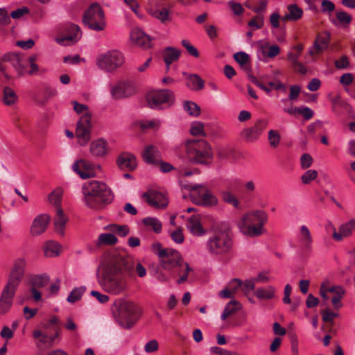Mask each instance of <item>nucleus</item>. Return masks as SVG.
I'll list each match as a JSON object with an SVG mask.
<instances>
[{"instance_id":"4d7b16f0","label":"nucleus","mask_w":355,"mask_h":355,"mask_svg":"<svg viewBox=\"0 0 355 355\" xmlns=\"http://www.w3.org/2000/svg\"><path fill=\"white\" fill-rule=\"evenodd\" d=\"M264 18L262 15H258L248 21V25L253 31L259 29L263 26Z\"/></svg>"},{"instance_id":"cd10ccee","label":"nucleus","mask_w":355,"mask_h":355,"mask_svg":"<svg viewBox=\"0 0 355 355\" xmlns=\"http://www.w3.org/2000/svg\"><path fill=\"white\" fill-rule=\"evenodd\" d=\"M121 259L125 263H130L132 265L131 273L125 272L128 277H132L134 276L135 272H137L139 277H144L146 275V269L139 261H135L130 257H125L121 254Z\"/></svg>"},{"instance_id":"ea45409f","label":"nucleus","mask_w":355,"mask_h":355,"mask_svg":"<svg viewBox=\"0 0 355 355\" xmlns=\"http://www.w3.org/2000/svg\"><path fill=\"white\" fill-rule=\"evenodd\" d=\"M43 250L46 257H54L59 254L60 245L55 241H49L44 245Z\"/></svg>"},{"instance_id":"680f3d73","label":"nucleus","mask_w":355,"mask_h":355,"mask_svg":"<svg viewBox=\"0 0 355 355\" xmlns=\"http://www.w3.org/2000/svg\"><path fill=\"white\" fill-rule=\"evenodd\" d=\"M190 132L191 134L194 136H205L204 125L200 122L193 123Z\"/></svg>"},{"instance_id":"c85d7f7f","label":"nucleus","mask_w":355,"mask_h":355,"mask_svg":"<svg viewBox=\"0 0 355 355\" xmlns=\"http://www.w3.org/2000/svg\"><path fill=\"white\" fill-rule=\"evenodd\" d=\"M186 225L187 229L193 235L202 236L205 233V231L202 226L199 216L193 215L189 217Z\"/></svg>"},{"instance_id":"ddd939ff","label":"nucleus","mask_w":355,"mask_h":355,"mask_svg":"<svg viewBox=\"0 0 355 355\" xmlns=\"http://www.w3.org/2000/svg\"><path fill=\"white\" fill-rule=\"evenodd\" d=\"M189 189L191 191V198L196 205L209 207L218 203L216 197L205 185H190Z\"/></svg>"},{"instance_id":"e433bc0d","label":"nucleus","mask_w":355,"mask_h":355,"mask_svg":"<svg viewBox=\"0 0 355 355\" xmlns=\"http://www.w3.org/2000/svg\"><path fill=\"white\" fill-rule=\"evenodd\" d=\"M276 289L272 286L260 287L255 290L254 295L261 300H271L275 297Z\"/></svg>"},{"instance_id":"4be33fe9","label":"nucleus","mask_w":355,"mask_h":355,"mask_svg":"<svg viewBox=\"0 0 355 355\" xmlns=\"http://www.w3.org/2000/svg\"><path fill=\"white\" fill-rule=\"evenodd\" d=\"M355 230V219H351L349 221L343 223L338 228V232L332 235V239L336 241H341L344 239L352 235Z\"/></svg>"},{"instance_id":"5701e85b","label":"nucleus","mask_w":355,"mask_h":355,"mask_svg":"<svg viewBox=\"0 0 355 355\" xmlns=\"http://www.w3.org/2000/svg\"><path fill=\"white\" fill-rule=\"evenodd\" d=\"M130 38L132 42L141 48L148 49L151 46L150 37L139 28H134L131 31Z\"/></svg>"},{"instance_id":"1a4fd4ad","label":"nucleus","mask_w":355,"mask_h":355,"mask_svg":"<svg viewBox=\"0 0 355 355\" xmlns=\"http://www.w3.org/2000/svg\"><path fill=\"white\" fill-rule=\"evenodd\" d=\"M124 62L125 58L123 53L116 49H112L101 53L96 59L98 67L109 73L113 72L121 67Z\"/></svg>"},{"instance_id":"423d86ee","label":"nucleus","mask_w":355,"mask_h":355,"mask_svg":"<svg viewBox=\"0 0 355 355\" xmlns=\"http://www.w3.org/2000/svg\"><path fill=\"white\" fill-rule=\"evenodd\" d=\"M27 62L19 54L8 53L0 59V78L10 80L25 74Z\"/></svg>"},{"instance_id":"20e7f679","label":"nucleus","mask_w":355,"mask_h":355,"mask_svg":"<svg viewBox=\"0 0 355 355\" xmlns=\"http://www.w3.org/2000/svg\"><path fill=\"white\" fill-rule=\"evenodd\" d=\"M268 221V215L263 210H254L244 214L238 221L240 231L245 236L255 237L264 232V225Z\"/></svg>"},{"instance_id":"2f4dec72","label":"nucleus","mask_w":355,"mask_h":355,"mask_svg":"<svg viewBox=\"0 0 355 355\" xmlns=\"http://www.w3.org/2000/svg\"><path fill=\"white\" fill-rule=\"evenodd\" d=\"M180 55V51L173 47H166L162 52V57L166 66V71L169 69L170 65L178 61Z\"/></svg>"},{"instance_id":"f8f14e48","label":"nucleus","mask_w":355,"mask_h":355,"mask_svg":"<svg viewBox=\"0 0 355 355\" xmlns=\"http://www.w3.org/2000/svg\"><path fill=\"white\" fill-rule=\"evenodd\" d=\"M174 94L168 89L153 91L146 95L148 105L153 109L168 107L174 103Z\"/></svg>"},{"instance_id":"37998d69","label":"nucleus","mask_w":355,"mask_h":355,"mask_svg":"<svg viewBox=\"0 0 355 355\" xmlns=\"http://www.w3.org/2000/svg\"><path fill=\"white\" fill-rule=\"evenodd\" d=\"M336 19H330L331 22L335 26L348 25L352 21V16L345 11H337L336 13Z\"/></svg>"},{"instance_id":"79ce46f5","label":"nucleus","mask_w":355,"mask_h":355,"mask_svg":"<svg viewBox=\"0 0 355 355\" xmlns=\"http://www.w3.org/2000/svg\"><path fill=\"white\" fill-rule=\"evenodd\" d=\"M104 229L121 237H124L130 233V229L127 225L111 224L106 225Z\"/></svg>"},{"instance_id":"7ed1b4c3","label":"nucleus","mask_w":355,"mask_h":355,"mask_svg":"<svg viewBox=\"0 0 355 355\" xmlns=\"http://www.w3.org/2000/svg\"><path fill=\"white\" fill-rule=\"evenodd\" d=\"M84 200L86 205L97 209L101 203H108L112 200V193L107 184L98 181H89L83 187Z\"/></svg>"},{"instance_id":"bb28decb","label":"nucleus","mask_w":355,"mask_h":355,"mask_svg":"<svg viewBox=\"0 0 355 355\" xmlns=\"http://www.w3.org/2000/svg\"><path fill=\"white\" fill-rule=\"evenodd\" d=\"M142 157L147 164H157L160 161L161 155L156 146L149 145L144 150Z\"/></svg>"},{"instance_id":"a211bd4d","label":"nucleus","mask_w":355,"mask_h":355,"mask_svg":"<svg viewBox=\"0 0 355 355\" xmlns=\"http://www.w3.org/2000/svg\"><path fill=\"white\" fill-rule=\"evenodd\" d=\"M142 197L149 205L155 208H165L168 205L164 194L154 189H149L144 193Z\"/></svg>"},{"instance_id":"c03bdc74","label":"nucleus","mask_w":355,"mask_h":355,"mask_svg":"<svg viewBox=\"0 0 355 355\" xmlns=\"http://www.w3.org/2000/svg\"><path fill=\"white\" fill-rule=\"evenodd\" d=\"M17 96L15 91L9 87H5L3 89V101L6 105H12L17 101Z\"/></svg>"},{"instance_id":"f704fd0d","label":"nucleus","mask_w":355,"mask_h":355,"mask_svg":"<svg viewBox=\"0 0 355 355\" xmlns=\"http://www.w3.org/2000/svg\"><path fill=\"white\" fill-rule=\"evenodd\" d=\"M299 241L304 249L309 250L311 248L313 239L309 230L306 225L300 227Z\"/></svg>"},{"instance_id":"2eb2a0df","label":"nucleus","mask_w":355,"mask_h":355,"mask_svg":"<svg viewBox=\"0 0 355 355\" xmlns=\"http://www.w3.org/2000/svg\"><path fill=\"white\" fill-rule=\"evenodd\" d=\"M92 115L90 113H86L80 118L76 130V136L78 142L81 146H85L91 137V123Z\"/></svg>"},{"instance_id":"864d4df0","label":"nucleus","mask_w":355,"mask_h":355,"mask_svg":"<svg viewBox=\"0 0 355 355\" xmlns=\"http://www.w3.org/2000/svg\"><path fill=\"white\" fill-rule=\"evenodd\" d=\"M62 196V190L60 188H58L49 194V200L51 204H53L56 208L58 206H60Z\"/></svg>"},{"instance_id":"69168bd1","label":"nucleus","mask_w":355,"mask_h":355,"mask_svg":"<svg viewBox=\"0 0 355 355\" xmlns=\"http://www.w3.org/2000/svg\"><path fill=\"white\" fill-rule=\"evenodd\" d=\"M172 240L176 243H182L184 241V236L181 228L178 227L170 233Z\"/></svg>"},{"instance_id":"c9c22d12","label":"nucleus","mask_w":355,"mask_h":355,"mask_svg":"<svg viewBox=\"0 0 355 355\" xmlns=\"http://www.w3.org/2000/svg\"><path fill=\"white\" fill-rule=\"evenodd\" d=\"M149 14L164 24L170 22L172 19L170 15V10L166 8L150 10Z\"/></svg>"},{"instance_id":"39448f33","label":"nucleus","mask_w":355,"mask_h":355,"mask_svg":"<svg viewBox=\"0 0 355 355\" xmlns=\"http://www.w3.org/2000/svg\"><path fill=\"white\" fill-rule=\"evenodd\" d=\"M112 311L119 324L125 329L132 328L140 316L137 305L133 302L122 298L114 301Z\"/></svg>"},{"instance_id":"338daca9","label":"nucleus","mask_w":355,"mask_h":355,"mask_svg":"<svg viewBox=\"0 0 355 355\" xmlns=\"http://www.w3.org/2000/svg\"><path fill=\"white\" fill-rule=\"evenodd\" d=\"M56 94V91L52 88H46L42 92V98L39 103L44 105L51 98Z\"/></svg>"},{"instance_id":"f257e3e1","label":"nucleus","mask_w":355,"mask_h":355,"mask_svg":"<svg viewBox=\"0 0 355 355\" xmlns=\"http://www.w3.org/2000/svg\"><path fill=\"white\" fill-rule=\"evenodd\" d=\"M132 265L125 263L117 252L109 253L96 271L97 282L101 289L110 295H119L128 288L127 275Z\"/></svg>"},{"instance_id":"6e6552de","label":"nucleus","mask_w":355,"mask_h":355,"mask_svg":"<svg viewBox=\"0 0 355 355\" xmlns=\"http://www.w3.org/2000/svg\"><path fill=\"white\" fill-rule=\"evenodd\" d=\"M186 148L187 157L193 163L207 164L213 157L211 148L204 139L189 141Z\"/></svg>"},{"instance_id":"9d476101","label":"nucleus","mask_w":355,"mask_h":355,"mask_svg":"<svg viewBox=\"0 0 355 355\" xmlns=\"http://www.w3.org/2000/svg\"><path fill=\"white\" fill-rule=\"evenodd\" d=\"M207 246L212 254H225L230 251L232 241L226 231H216L209 239Z\"/></svg>"},{"instance_id":"dca6fc26","label":"nucleus","mask_w":355,"mask_h":355,"mask_svg":"<svg viewBox=\"0 0 355 355\" xmlns=\"http://www.w3.org/2000/svg\"><path fill=\"white\" fill-rule=\"evenodd\" d=\"M268 124L267 119H259L253 126L244 128L241 132V137L247 142H254L259 139Z\"/></svg>"},{"instance_id":"8fccbe9b","label":"nucleus","mask_w":355,"mask_h":355,"mask_svg":"<svg viewBox=\"0 0 355 355\" xmlns=\"http://www.w3.org/2000/svg\"><path fill=\"white\" fill-rule=\"evenodd\" d=\"M294 52H288L287 55L288 60L291 62L292 65L296 64L298 62V59L300 57L303 51L302 44H297L293 47Z\"/></svg>"},{"instance_id":"412c9836","label":"nucleus","mask_w":355,"mask_h":355,"mask_svg":"<svg viewBox=\"0 0 355 355\" xmlns=\"http://www.w3.org/2000/svg\"><path fill=\"white\" fill-rule=\"evenodd\" d=\"M330 36L329 33H324L317 36L313 45L309 49L308 53L310 55L320 54L327 49L329 43Z\"/></svg>"},{"instance_id":"603ef678","label":"nucleus","mask_w":355,"mask_h":355,"mask_svg":"<svg viewBox=\"0 0 355 355\" xmlns=\"http://www.w3.org/2000/svg\"><path fill=\"white\" fill-rule=\"evenodd\" d=\"M184 110L190 115L198 116L200 114V107L194 102L187 101L184 104Z\"/></svg>"},{"instance_id":"c756f323","label":"nucleus","mask_w":355,"mask_h":355,"mask_svg":"<svg viewBox=\"0 0 355 355\" xmlns=\"http://www.w3.org/2000/svg\"><path fill=\"white\" fill-rule=\"evenodd\" d=\"M328 291L333 295L331 298L333 306L336 309L338 310L343 306L340 301L345 295V289L340 286H334L329 287Z\"/></svg>"},{"instance_id":"13d9d810","label":"nucleus","mask_w":355,"mask_h":355,"mask_svg":"<svg viewBox=\"0 0 355 355\" xmlns=\"http://www.w3.org/2000/svg\"><path fill=\"white\" fill-rule=\"evenodd\" d=\"M268 138L269 144L271 147L276 148L279 146V144L280 143L281 137H280L279 133L277 130H270L268 132Z\"/></svg>"},{"instance_id":"de8ad7c7","label":"nucleus","mask_w":355,"mask_h":355,"mask_svg":"<svg viewBox=\"0 0 355 355\" xmlns=\"http://www.w3.org/2000/svg\"><path fill=\"white\" fill-rule=\"evenodd\" d=\"M49 277L46 274H41L33 276L31 278V286L40 288L47 285Z\"/></svg>"},{"instance_id":"0eeeda50","label":"nucleus","mask_w":355,"mask_h":355,"mask_svg":"<svg viewBox=\"0 0 355 355\" xmlns=\"http://www.w3.org/2000/svg\"><path fill=\"white\" fill-rule=\"evenodd\" d=\"M159 257V265L165 270L173 273L184 262L181 254L173 248H162L159 243L152 245Z\"/></svg>"},{"instance_id":"a19ab883","label":"nucleus","mask_w":355,"mask_h":355,"mask_svg":"<svg viewBox=\"0 0 355 355\" xmlns=\"http://www.w3.org/2000/svg\"><path fill=\"white\" fill-rule=\"evenodd\" d=\"M33 337L37 340V346L44 344H52L53 343V337H50L46 332H43L40 329H35L33 331Z\"/></svg>"},{"instance_id":"a18cd8bd","label":"nucleus","mask_w":355,"mask_h":355,"mask_svg":"<svg viewBox=\"0 0 355 355\" xmlns=\"http://www.w3.org/2000/svg\"><path fill=\"white\" fill-rule=\"evenodd\" d=\"M118 241L117 238L112 233H103L98 236V241L96 242L97 245H115Z\"/></svg>"},{"instance_id":"f3484780","label":"nucleus","mask_w":355,"mask_h":355,"mask_svg":"<svg viewBox=\"0 0 355 355\" xmlns=\"http://www.w3.org/2000/svg\"><path fill=\"white\" fill-rule=\"evenodd\" d=\"M72 169L82 179H87L96 175V170L100 171V165H96L86 159H79L76 161L72 165Z\"/></svg>"},{"instance_id":"72a5a7b5","label":"nucleus","mask_w":355,"mask_h":355,"mask_svg":"<svg viewBox=\"0 0 355 355\" xmlns=\"http://www.w3.org/2000/svg\"><path fill=\"white\" fill-rule=\"evenodd\" d=\"M288 12L282 17L284 21H297L303 15V10L297 4H291L287 6Z\"/></svg>"},{"instance_id":"58836bf2","label":"nucleus","mask_w":355,"mask_h":355,"mask_svg":"<svg viewBox=\"0 0 355 355\" xmlns=\"http://www.w3.org/2000/svg\"><path fill=\"white\" fill-rule=\"evenodd\" d=\"M242 305L237 300L230 301L225 307L223 312L221 314V319L225 320L228 317L236 313L241 309Z\"/></svg>"},{"instance_id":"5fc2aeb1","label":"nucleus","mask_w":355,"mask_h":355,"mask_svg":"<svg viewBox=\"0 0 355 355\" xmlns=\"http://www.w3.org/2000/svg\"><path fill=\"white\" fill-rule=\"evenodd\" d=\"M222 198L226 203L232 205L234 207L237 208L239 205V202L235 195L230 191H223L222 193Z\"/></svg>"},{"instance_id":"4468645a","label":"nucleus","mask_w":355,"mask_h":355,"mask_svg":"<svg viewBox=\"0 0 355 355\" xmlns=\"http://www.w3.org/2000/svg\"><path fill=\"white\" fill-rule=\"evenodd\" d=\"M60 36L55 38V42L63 46L73 44L80 38V28L75 24H64L60 28Z\"/></svg>"},{"instance_id":"7c9ffc66","label":"nucleus","mask_w":355,"mask_h":355,"mask_svg":"<svg viewBox=\"0 0 355 355\" xmlns=\"http://www.w3.org/2000/svg\"><path fill=\"white\" fill-rule=\"evenodd\" d=\"M283 111L290 115H295L297 114L303 116L305 120H309L313 116V111L305 106H301L299 107H295L292 105L290 107H284Z\"/></svg>"},{"instance_id":"6e6d98bb","label":"nucleus","mask_w":355,"mask_h":355,"mask_svg":"<svg viewBox=\"0 0 355 355\" xmlns=\"http://www.w3.org/2000/svg\"><path fill=\"white\" fill-rule=\"evenodd\" d=\"M301 91V87L299 85H294L290 87V92L288 98L282 99V102L286 103L288 100L295 101L298 98Z\"/></svg>"},{"instance_id":"e2e57ef3","label":"nucleus","mask_w":355,"mask_h":355,"mask_svg":"<svg viewBox=\"0 0 355 355\" xmlns=\"http://www.w3.org/2000/svg\"><path fill=\"white\" fill-rule=\"evenodd\" d=\"M235 60L242 67H245L250 61L249 55L243 51L238 52L234 55Z\"/></svg>"},{"instance_id":"49530a36","label":"nucleus","mask_w":355,"mask_h":355,"mask_svg":"<svg viewBox=\"0 0 355 355\" xmlns=\"http://www.w3.org/2000/svg\"><path fill=\"white\" fill-rule=\"evenodd\" d=\"M142 222L144 225L150 227L155 233L159 234L162 232V224L157 218L146 217Z\"/></svg>"},{"instance_id":"09e8293b","label":"nucleus","mask_w":355,"mask_h":355,"mask_svg":"<svg viewBox=\"0 0 355 355\" xmlns=\"http://www.w3.org/2000/svg\"><path fill=\"white\" fill-rule=\"evenodd\" d=\"M85 291L86 288L85 286H80L73 288L67 297V302L73 304L77 301H79Z\"/></svg>"},{"instance_id":"774afa93","label":"nucleus","mask_w":355,"mask_h":355,"mask_svg":"<svg viewBox=\"0 0 355 355\" xmlns=\"http://www.w3.org/2000/svg\"><path fill=\"white\" fill-rule=\"evenodd\" d=\"M334 64L338 69H346L349 67V58L346 55H343L336 60Z\"/></svg>"},{"instance_id":"f03ea898","label":"nucleus","mask_w":355,"mask_h":355,"mask_svg":"<svg viewBox=\"0 0 355 355\" xmlns=\"http://www.w3.org/2000/svg\"><path fill=\"white\" fill-rule=\"evenodd\" d=\"M25 264L24 260H18L11 270L7 284L0 295V314L1 315L7 313L12 308L17 288L24 273Z\"/></svg>"},{"instance_id":"3c124183","label":"nucleus","mask_w":355,"mask_h":355,"mask_svg":"<svg viewBox=\"0 0 355 355\" xmlns=\"http://www.w3.org/2000/svg\"><path fill=\"white\" fill-rule=\"evenodd\" d=\"M248 7L254 12L259 13L265 10L267 5L268 0H250L248 2Z\"/></svg>"},{"instance_id":"6ab92c4d","label":"nucleus","mask_w":355,"mask_h":355,"mask_svg":"<svg viewBox=\"0 0 355 355\" xmlns=\"http://www.w3.org/2000/svg\"><path fill=\"white\" fill-rule=\"evenodd\" d=\"M111 96L114 99H122L135 93L134 87L128 82H118L110 87Z\"/></svg>"},{"instance_id":"4c0bfd02","label":"nucleus","mask_w":355,"mask_h":355,"mask_svg":"<svg viewBox=\"0 0 355 355\" xmlns=\"http://www.w3.org/2000/svg\"><path fill=\"white\" fill-rule=\"evenodd\" d=\"M187 86L191 90H200L205 87V82L198 75L189 74L187 77Z\"/></svg>"},{"instance_id":"052dcab7","label":"nucleus","mask_w":355,"mask_h":355,"mask_svg":"<svg viewBox=\"0 0 355 355\" xmlns=\"http://www.w3.org/2000/svg\"><path fill=\"white\" fill-rule=\"evenodd\" d=\"M35 60H36L35 55H32L28 58V62L30 64L31 69L28 71H27L26 69L25 74L28 73L30 76H33V75L38 73L40 69H39L38 65L35 63Z\"/></svg>"},{"instance_id":"0e129e2a","label":"nucleus","mask_w":355,"mask_h":355,"mask_svg":"<svg viewBox=\"0 0 355 355\" xmlns=\"http://www.w3.org/2000/svg\"><path fill=\"white\" fill-rule=\"evenodd\" d=\"M182 45L187 49V52L195 58L199 57V53L197 49L193 46L187 40H182L181 42Z\"/></svg>"},{"instance_id":"473e14b6","label":"nucleus","mask_w":355,"mask_h":355,"mask_svg":"<svg viewBox=\"0 0 355 355\" xmlns=\"http://www.w3.org/2000/svg\"><path fill=\"white\" fill-rule=\"evenodd\" d=\"M192 272L193 268L190 267L187 262L184 261L183 263H182L180 268H178L173 273H172V276H178V278L176 280V283L178 284H182L187 281L189 272Z\"/></svg>"},{"instance_id":"9b49d317","label":"nucleus","mask_w":355,"mask_h":355,"mask_svg":"<svg viewBox=\"0 0 355 355\" xmlns=\"http://www.w3.org/2000/svg\"><path fill=\"white\" fill-rule=\"evenodd\" d=\"M83 22L92 30L103 31L105 27V21L102 7L97 3H92L85 12Z\"/></svg>"},{"instance_id":"bf43d9fd","label":"nucleus","mask_w":355,"mask_h":355,"mask_svg":"<svg viewBox=\"0 0 355 355\" xmlns=\"http://www.w3.org/2000/svg\"><path fill=\"white\" fill-rule=\"evenodd\" d=\"M64 327L67 331H69L73 333V336L74 338L79 337V334L78 332V325L71 318H67L66 319Z\"/></svg>"},{"instance_id":"a878e982","label":"nucleus","mask_w":355,"mask_h":355,"mask_svg":"<svg viewBox=\"0 0 355 355\" xmlns=\"http://www.w3.org/2000/svg\"><path fill=\"white\" fill-rule=\"evenodd\" d=\"M89 152L94 157H103L108 153V145L103 139L93 141L89 146Z\"/></svg>"},{"instance_id":"393cba45","label":"nucleus","mask_w":355,"mask_h":355,"mask_svg":"<svg viewBox=\"0 0 355 355\" xmlns=\"http://www.w3.org/2000/svg\"><path fill=\"white\" fill-rule=\"evenodd\" d=\"M67 220L68 218L64 214L62 207L60 206H58L55 209L53 225L55 232L62 236L64 235V228Z\"/></svg>"},{"instance_id":"b1692460","label":"nucleus","mask_w":355,"mask_h":355,"mask_svg":"<svg viewBox=\"0 0 355 355\" xmlns=\"http://www.w3.org/2000/svg\"><path fill=\"white\" fill-rule=\"evenodd\" d=\"M50 221V216L46 214L37 216L33 220L31 228V232L34 236H37L45 232Z\"/></svg>"},{"instance_id":"aec40b11","label":"nucleus","mask_w":355,"mask_h":355,"mask_svg":"<svg viewBox=\"0 0 355 355\" xmlns=\"http://www.w3.org/2000/svg\"><path fill=\"white\" fill-rule=\"evenodd\" d=\"M118 167L123 171H132L137 167L135 157L129 153H121L116 160Z\"/></svg>"}]
</instances>
